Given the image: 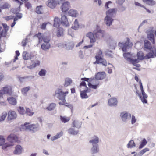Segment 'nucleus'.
Instances as JSON below:
<instances>
[{"instance_id": "nucleus-1", "label": "nucleus", "mask_w": 156, "mask_h": 156, "mask_svg": "<svg viewBox=\"0 0 156 156\" xmlns=\"http://www.w3.org/2000/svg\"><path fill=\"white\" fill-rule=\"evenodd\" d=\"M105 34V31L99 29L94 31L93 33L91 32L87 33L86 36L90 39V43H93L96 41V38L97 39H101L104 37Z\"/></svg>"}, {"instance_id": "nucleus-2", "label": "nucleus", "mask_w": 156, "mask_h": 156, "mask_svg": "<svg viewBox=\"0 0 156 156\" xmlns=\"http://www.w3.org/2000/svg\"><path fill=\"white\" fill-rule=\"evenodd\" d=\"M22 129L25 130H29L33 132H35L39 130V125L38 124L29 125V123L26 122L22 125L21 129L22 130Z\"/></svg>"}, {"instance_id": "nucleus-3", "label": "nucleus", "mask_w": 156, "mask_h": 156, "mask_svg": "<svg viewBox=\"0 0 156 156\" xmlns=\"http://www.w3.org/2000/svg\"><path fill=\"white\" fill-rule=\"evenodd\" d=\"M68 91L63 92L62 89L58 88L55 90L54 96L59 100L62 101L63 102L66 101L65 97Z\"/></svg>"}, {"instance_id": "nucleus-4", "label": "nucleus", "mask_w": 156, "mask_h": 156, "mask_svg": "<svg viewBox=\"0 0 156 156\" xmlns=\"http://www.w3.org/2000/svg\"><path fill=\"white\" fill-rule=\"evenodd\" d=\"M118 45L122 48L123 52H126V51L127 48L128 47L129 48L132 47L133 44L130 42V39L129 38H127V41L125 43L119 42Z\"/></svg>"}, {"instance_id": "nucleus-5", "label": "nucleus", "mask_w": 156, "mask_h": 156, "mask_svg": "<svg viewBox=\"0 0 156 156\" xmlns=\"http://www.w3.org/2000/svg\"><path fill=\"white\" fill-rule=\"evenodd\" d=\"M120 116L123 122L127 123L130 120L131 114L126 111H123L120 113Z\"/></svg>"}, {"instance_id": "nucleus-6", "label": "nucleus", "mask_w": 156, "mask_h": 156, "mask_svg": "<svg viewBox=\"0 0 156 156\" xmlns=\"http://www.w3.org/2000/svg\"><path fill=\"white\" fill-rule=\"evenodd\" d=\"M96 59L95 62H94V64H101L105 66H106L107 65V62L105 59L101 57H99L98 56H95V57Z\"/></svg>"}, {"instance_id": "nucleus-7", "label": "nucleus", "mask_w": 156, "mask_h": 156, "mask_svg": "<svg viewBox=\"0 0 156 156\" xmlns=\"http://www.w3.org/2000/svg\"><path fill=\"white\" fill-rule=\"evenodd\" d=\"M117 9L116 8L110 9L106 12V16L112 17L114 16L116 14Z\"/></svg>"}, {"instance_id": "nucleus-8", "label": "nucleus", "mask_w": 156, "mask_h": 156, "mask_svg": "<svg viewBox=\"0 0 156 156\" xmlns=\"http://www.w3.org/2000/svg\"><path fill=\"white\" fill-rule=\"evenodd\" d=\"M2 25L4 29L0 33V39L2 37H5L7 35V33L9 30V27L8 26L6 23H2Z\"/></svg>"}, {"instance_id": "nucleus-9", "label": "nucleus", "mask_w": 156, "mask_h": 156, "mask_svg": "<svg viewBox=\"0 0 156 156\" xmlns=\"http://www.w3.org/2000/svg\"><path fill=\"white\" fill-rule=\"evenodd\" d=\"M150 50L151 51V52H149L145 56V59H147L151 58H153L154 57V56L156 57V48H153L152 49Z\"/></svg>"}, {"instance_id": "nucleus-10", "label": "nucleus", "mask_w": 156, "mask_h": 156, "mask_svg": "<svg viewBox=\"0 0 156 156\" xmlns=\"http://www.w3.org/2000/svg\"><path fill=\"white\" fill-rule=\"evenodd\" d=\"M1 90L3 91V94H7L11 95L12 93V87L10 86H6L2 88Z\"/></svg>"}, {"instance_id": "nucleus-11", "label": "nucleus", "mask_w": 156, "mask_h": 156, "mask_svg": "<svg viewBox=\"0 0 156 156\" xmlns=\"http://www.w3.org/2000/svg\"><path fill=\"white\" fill-rule=\"evenodd\" d=\"M70 7V3L69 2H66L62 4L61 7V10L63 12H66L68 11Z\"/></svg>"}, {"instance_id": "nucleus-12", "label": "nucleus", "mask_w": 156, "mask_h": 156, "mask_svg": "<svg viewBox=\"0 0 156 156\" xmlns=\"http://www.w3.org/2000/svg\"><path fill=\"white\" fill-rule=\"evenodd\" d=\"M7 140L10 143V144H13V143L16 142L18 140V138L16 135L11 134L8 136Z\"/></svg>"}, {"instance_id": "nucleus-13", "label": "nucleus", "mask_w": 156, "mask_h": 156, "mask_svg": "<svg viewBox=\"0 0 156 156\" xmlns=\"http://www.w3.org/2000/svg\"><path fill=\"white\" fill-rule=\"evenodd\" d=\"M106 76L105 72H98L95 75V78L97 80H102L104 79Z\"/></svg>"}, {"instance_id": "nucleus-14", "label": "nucleus", "mask_w": 156, "mask_h": 156, "mask_svg": "<svg viewBox=\"0 0 156 156\" xmlns=\"http://www.w3.org/2000/svg\"><path fill=\"white\" fill-rule=\"evenodd\" d=\"M61 24L65 27H67L69 25L67 18L66 16L63 14H61Z\"/></svg>"}, {"instance_id": "nucleus-15", "label": "nucleus", "mask_w": 156, "mask_h": 156, "mask_svg": "<svg viewBox=\"0 0 156 156\" xmlns=\"http://www.w3.org/2000/svg\"><path fill=\"white\" fill-rule=\"evenodd\" d=\"M55 0H48L47 2V5L51 9L55 8L57 5Z\"/></svg>"}, {"instance_id": "nucleus-16", "label": "nucleus", "mask_w": 156, "mask_h": 156, "mask_svg": "<svg viewBox=\"0 0 156 156\" xmlns=\"http://www.w3.org/2000/svg\"><path fill=\"white\" fill-rule=\"evenodd\" d=\"M17 117V115L14 111H9L8 113V120H12L16 119Z\"/></svg>"}, {"instance_id": "nucleus-17", "label": "nucleus", "mask_w": 156, "mask_h": 156, "mask_svg": "<svg viewBox=\"0 0 156 156\" xmlns=\"http://www.w3.org/2000/svg\"><path fill=\"white\" fill-rule=\"evenodd\" d=\"M108 103L109 105L110 106H116L117 105L118 101L116 98H112L108 100Z\"/></svg>"}, {"instance_id": "nucleus-18", "label": "nucleus", "mask_w": 156, "mask_h": 156, "mask_svg": "<svg viewBox=\"0 0 156 156\" xmlns=\"http://www.w3.org/2000/svg\"><path fill=\"white\" fill-rule=\"evenodd\" d=\"M104 22L107 26L109 27L112 25L114 20L110 17L106 16L104 18Z\"/></svg>"}, {"instance_id": "nucleus-19", "label": "nucleus", "mask_w": 156, "mask_h": 156, "mask_svg": "<svg viewBox=\"0 0 156 156\" xmlns=\"http://www.w3.org/2000/svg\"><path fill=\"white\" fill-rule=\"evenodd\" d=\"M99 142V138L98 137L96 136H94L92 137L91 139L89 142L92 144V145H98Z\"/></svg>"}, {"instance_id": "nucleus-20", "label": "nucleus", "mask_w": 156, "mask_h": 156, "mask_svg": "<svg viewBox=\"0 0 156 156\" xmlns=\"http://www.w3.org/2000/svg\"><path fill=\"white\" fill-rule=\"evenodd\" d=\"M99 151L98 145H92V147L90 149V151L92 154L97 153Z\"/></svg>"}, {"instance_id": "nucleus-21", "label": "nucleus", "mask_w": 156, "mask_h": 156, "mask_svg": "<svg viewBox=\"0 0 156 156\" xmlns=\"http://www.w3.org/2000/svg\"><path fill=\"white\" fill-rule=\"evenodd\" d=\"M144 50L146 51L147 49L151 50L153 48L151 43L147 40H145L144 41Z\"/></svg>"}, {"instance_id": "nucleus-22", "label": "nucleus", "mask_w": 156, "mask_h": 156, "mask_svg": "<svg viewBox=\"0 0 156 156\" xmlns=\"http://www.w3.org/2000/svg\"><path fill=\"white\" fill-rule=\"evenodd\" d=\"M22 148L20 145H18L15 147V149L13 152L15 154H20L22 153Z\"/></svg>"}, {"instance_id": "nucleus-23", "label": "nucleus", "mask_w": 156, "mask_h": 156, "mask_svg": "<svg viewBox=\"0 0 156 156\" xmlns=\"http://www.w3.org/2000/svg\"><path fill=\"white\" fill-rule=\"evenodd\" d=\"M82 123L77 120L73 121L72 123L73 126L78 129H79L81 127Z\"/></svg>"}, {"instance_id": "nucleus-24", "label": "nucleus", "mask_w": 156, "mask_h": 156, "mask_svg": "<svg viewBox=\"0 0 156 156\" xmlns=\"http://www.w3.org/2000/svg\"><path fill=\"white\" fill-rule=\"evenodd\" d=\"M143 2L150 6H153L156 4V2L153 0H142Z\"/></svg>"}, {"instance_id": "nucleus-25", "label": "nucleus", "mask_w": 156, "mask_h": 156, "mask_svg": "<svg viewBox=\"0 0 156 156\" xmlns=\"http://www.w3.org/2000/svg\"><path fill=\"white\" fill-rule=\"evenodd\" d=\"M68 133L70 134L75 135H77L79 132L78 130H76L73 128H71L68 129Z\"/></svg>"}, {"instance_id": "nucleus-26", "label": "nucleus", "mask_w": 156, "mask_h": 156, "mask_svg": "<svg viewBox=\"0 0 156 156\" xmlns=\"http://www.w3.org/2000/svg\"><path fill=\"white\" fill-rule=\"evenodd\" d=\"M88 89H86L85 90L82 91H80V95L82 98H88V96L87 94V93L88 92Z\"/></svg>"}, {"instance_id": "nucleus-27", "label": "nucleus", "mask_w": 156, "mask_h": 156, "mask_svg": "<svg viewBox=\"0 0 156 156\" xmlns=\"http://www.w3.org/2000/svg\"><path fill=\"white\" fill-rule=\"evenodd\" d=\"M9 103L12 105H15L17 103V101L16 99L13 97H10L7 99Z\"/></svg>"}, {"instance_id": "nucleus-28", "label": "nucleus", "mask_w": 156, "mask_h": 156, "mask_svg": "<svg viewBox=\"0 0 156 156\" xmlns=\"http://www.w3.org/2000/svg\"><path fill=\"white\" fill-rule=\"evenodd\" d=\"M61 21L58 17H55L54 18V26L55 27H58L60 26Z\"/></svg>"}, {"instance_id": "nucleus-29", "label": "nucleus", "mask_w": 156, "mask_h": 156, "mask_svg": "<svg viewBox=\"0 0 156 156\" xmlns=\"http://www.w3.org/2000/svg\"><path fill=\"white\" fill-rule=\"evenodd\" d=\"M51 45L50 43H43L41 46V48L43 50L46 51L50 48Z\"/></svg>"}, {"instance_id": "nucleus-30", "label": "nucleus", "mask_w": 156, "mask_h": 156, "mask_svg": "<svg viewBox=\"0 0 156 156\" xmlns=\"http://www.w3.org/2000/svg\"><path fill=\"white\" fill-rule=\"evenodd\" d=\"M23 57L24 59L25 60L30 59H31V56L29 53L26 51H24L23 53Z\"/></svg>"}, {"instance_id": "nucleus-31", "label": "nucleus", "mask_w": 156, "mask_h": 156, "mask_svg": "<svg viewBox=\"0 0 156 156\" xmlns=\"http://www.w3.org/2000/svg\"><path fill=\"white\" fill-rule=\"evenodd\" d=\"M68 14L71 16L76 17L77 16L78 13L76 10L72 9L68 12Z\"/></svg>"}, {"instance_id": "nucleus-32", "label": "nucleus", "mask_w": 156, "mask_h": 156, "mask_svg": "<svg viewBox=\"0 0 156 156\" xmlns=\"http://www.w3.org/2000/svg\"><path fill=\"white\" fill-rule=\"evenodd\" d=\"M72 82V79L69 78H66L65 79L64 86L66 87L69 85Z\"/></svg>"}, {"instance_id": "nucleus-33", "label": "nucleus", "mask_w": 156, "mask_h": 156, "mask_svg": "<svg viewBox=\"0 0 156 156\" xmlns=\"http://www.w3.org/2000/svg\"><path fill=\"white\" fill-rule=\"evenodd\" d=\"M137 56L138 59L142 60L144 59V54L142 51H139L137 54Z\"/></svg>"}, {"instance_id": "nucleus-34", "label": "nucleus", "mask_w": 156, "mask_h": 156, "mask_svg": "<svg viewBox=\"0 0 156 156\" xmlns=\"http://www.w3.org/2000/svg\"><path fill=\"white\" fill-rule=\"evenodd\" d=\"M79 28V25L78 21L77 19H76L74 22V24L72 27L71 28L75 30H77Z\"/></svg>"}, {"instance_id": "nucleus-35", "label": "nucleus", "mask_w": 156, "mask_h": 156, "mask_svg": "<svg viewBox=\"0 0 156 156\" xmlns=\"http://www.w3.org/2000/svg\"><path fill=\"white\" fill-rule=\"evenodd\" d=\"M56 107V104L54 103L50 104L49 106L46 108V109L48 111L53 110Z\"/></svg>"}, {"instance_id": "nucleus-36", "label": "nucleus", "mask_w": 156, "mask_h": 156, "mask_svg": "<svg viewBox=\"0 0 156 156\" xmlns=\"http://www.w3.org/2000/svg\"><path fill=\"white\" fill-rule=\"evenodd\" d=\"M63 29L61 28H59L57 33V36L58 37H59L63 35Z\"/></svg>"}, {"instance_id": "nucleus-37", "label": "nucleus", "mask_w": 156, "mask_h": 156, "mask_svg": "<svg viewBox=\"0 0 156 156\" xmlns=\"http://www.w3.org/2000/svg\"><path fill=\"white\" fill-rule=\"evenodd\" d=\"M136 146V144L133 140H130L127 144V147L128 148H132L133 147Z\"/></svg>"}, {"instance_id": "nucleus-38", "label": "nucleus", "mask_w": 156, "mask_h": 156, "mask_svg": "<svg viewBox=\"0 0 156 156\" xmlns=\"http://www.w3.org/2000/svg\"><path fill=\"white\" fill-rule=\"evenodd\" d=\"M147 144V141L145 138H144L141 141V143L140 145L139 148L141 149L143 148Z\"/></svg>"}, {"instance_id": "nucleus-39", "label": "nucleus", "mask_w": 156, "mask_h": 156, "mask_svg": "<svg viewBox=\"0 0 156 156\" xmlns=\"http://www.w3.org/2000/svg\"><path fill=\"white\" fill-rule=\"evenodd\" d=\"M127 59L128 61L133 64L135 63H137L139 62L138 59H133L131 58H128Z\"/></svg>"}, {"instance_id": "nucleus-40", "label": "nucleus", "mask_w": 156, "mask_h": 156, "mask_svg": "<svg viewBox=\"0 0 156 156\" xmlns=\"http://www.w3.org/2000/svg\"><path fill=\"white\" fill-rule=\"evenodd\" d=\"M30 89L29 86L25 87L21 90V92L23 94L25 95L27 94V92Z\"/></svg>"}, {"instance_id": "nucleus-41", "label": "nucleus", "mask_w": 156, "mask_h": 156, "mask_svg": "<svg viewBox=\"0 0 156 156\" xmlns=\"http://www.w3.org/2000/svg\"><path fill=\"white\" fill-rule=\"evenodd\" d=\"M60 120L62 122L64 123L67 122L70 120V118L69 117H66L65 116L63 117L62 116H60Z\"/></svg>"}, {"instance_id": "nucleus-42", "label": "nucleus", "mask_w": 156, "mask_h": 156, "mask_svg": "<svg viewBox=\"0 0 156 156\" xmlns=\"http://www.w3.org/2000/svg\"><path fill=\"white\" fill-rule=\"evenodd\" d=\"M7 115V113L5 112H3L1 115L0 116V122L4 121Z\"/></svg>"}, {"instance_id": "nucleus-43", "label": "nucleus", "mask_w": 156, "mask_h": 156, "mask_svg": "<svg viewBox=\"0 0 156 156\" xmlns=\"http://www.w3.org/2000/svg\"><path fill=\"white\" fill-rule=\"evenodd\" d=\"M138 96L140 98V99L141 100L142 102L144 104H147V100L146 98L142 97L140 94H138Z\"/></svg>"}, {"instance_id": "nucleus-44", "label": "nucleus", "mask_w": 156, "mask_h": 156, "mask_svg": "<svg viewBox=\"0 0 156 156\" xmlns=\"http://www.w3.org/2000/svg\"><path fill=\"white\" fill-rule=\"evenodd\" d=\"M42 6H37L36 9V12L38 14H41L42 12Z\"/></svg>"}, {"instance_id": "nucleus-45", "label": "nucleus", "mask_w": 156, "mask_h": 156, "mask_svg": "<svg viewBox=\"0 0 156 156\" xmlns=\"http://www.w3.org/2000/svg\"><path fill=\"white\" fill-rule=\"evenodd\" d=\"M17 110L20 114L23 115L25 113V110L23 107H19L17 109Z\"/></svg>"}, {"instance_id": "nucleus-46", "label": "nucleus", "mask_w": 156, "mask_h": 156, "mask_svg": "<svg viewBox=\"0 0 156 156\" xmlns=\"http://www.w3.org/2000/svg\"><path fill=\"white\" fill-rule=\"evenodd\" d=\"M34 77V76H24L25 81H31L33 79Z\"/></svg>"}, {"instance_id": "nucleus-47", "label": "nucleus", "mask_w": 156, "mask_h": 156, "mask_svg": "<svg viewBox=\"0 0 156 156\" xmlns=\"http://www.w3.org/2000/svg\"><path fill=\"white\" fill-rule=\"evenodd\" d=\"M131 55L129 52L124 53L123 54V56L124 58L128 61V58H131Z\"/></svg>"}, {"instance_id": "nucleus-48", "label": "nucleus", "mask_w": 156, "mask_h": 156, "mask_svg": "<svg viewBox=\"0 0 156 156\" xmlns=\"http://www.w3.org/2000/svg\"><path fill=\"white\" fill-rule=\"evenodd\" d=\"M25 113L28 115L31 116L34 114V112H32L31 110L28 108H26Z\"/></svg>"}, {"instance_id": "nucleus-49", "label": "nucleus", "mask_w": 156, "mask_h": 156, "mask_svg": "<svg viewBox=\"0 0 156 156\" xmlns=\"http://www.w3.org/2000/svg\"><path fill=\"white\" fill-rule=\"evenodd\" d=\"M46 71L44 69H41L39 72L38 74L41 76H45L46 75Z\"/></svg>"}, {"instance_id": "nucleus-50", "label": "nucleus", "mask_w": 156, "mask_h": 156, "mask_svg": "<svg viewBox=\"0 0 156 156\" xmlns=\"http://www.w3.org/2000/svg\"><path fill=\"white\" fill-rule=\"evenodd\" d=\"M149 151V149L148 148H146L142 150L139 152V154L140 156H142L146 152Z\"/></svg>"}, {"instance_id": "nucleus-51", "label": "nucleus", "mask_w": 156, "mask_h": 156, "mask_svg": "<svg viewBox=\"0 0 156 156\" xmlns=\"http://www.w3.org/2000/svg\"><path fill=\"white\" fill-rule=\"evenodd\" d=\"M13 145V144H7V143H6L5 144H4V143L2 145V148L3 149H5L7 147Z\"/></svg>"}, {"instance_id": "nucleus-52", "label": "nucleus", "mask_w": 156, "mask_h": 156, "mask_svg": "<svg viewBox=\"0 0 156 156\" xmlns=\"http://www.w3.org/2000/svg\"><path fill=\"white\" fill-rule=\"evenodd\" d=\"M112 52L111 50H107L105 52V55L112 58H113V56L112 54Z\"/></svg>"}, {"instance_id": "nucleus-53", "label": "nucleus", "mask_w": 156, "mask_h": 156, "mask_svg": "<svg viewBox=\"0 0 156 156\" xmlns=\"http://www.w3.org/2000/svg\"><path fill=\"white\" fill-rule=\"evenodd\" d=\"M5 140L2 136H0V146L2 145L5 142Z\"/></svg>"}, {"instance_id": "nucleus-54", "label": "nucleus", "mask_w": 156, "mask_h": 156, "mask_svg": "<svg viewBox=\"0 0 156 156\" xmlns=\"http://www.w3.org/2000/svg\"><path fill=\"white\" fill-rule=\"evenodd\" d=\"M28 42L27 37H26L24 39H23L22 42V45L23 46H25L27 45Z\"/></svg>"}, {"instance_id": "nucleus-55", "label": "nucleus", "mask_w": 156, "mask_h": 156, "mask_svg": "<svg viewBox=\"0 0 156 156\" xmlns=\"http://www.w3.org/2000/svg\"><path fill=\"white\" fill-rule=\"evenodd\" d=\"M131 123L133 125L136 122V119L135 116L133 115H131Z\"/></svg>"}, {"instance_id": "nucleus-56", "label": "nucleus", "mask_w": 156, "mask_h": 156, "mask_svg": "<svg viewBox=\"0 0 156 156\" xmlns=\"http://www.w3.org/2000/svg\"><path fill=\"white\" fill-rule=\"evenodd\" d=\"M10 5L7 3L4 4L1 7V8L2 9H5L6 8H9L10 7Z\"/></svg>"}, {"instance_id": "nucleus-57", "label": "nucleus", "mask_w": 156, "mask_h": 156, "mask_svg": "<svg viewBox=\"0 0 156 156\" xmlns=\"http://www.w3.org/2000/svg\"><path fill=\"white\" fill-rule=\"evenodd\" d=\"M43 39L44 43H49L50 40V38L48 37H44L43 38Z\"/></svg>"}, {"instance_id": "nucleus-58", "label": "nucleus", "mask_w": 156, "mask_h": 156, "mask_svg": "<svg viewBox=\"0 0 156 156\" xmlns=\"http://www.w3.org/2000/svg\"><path fill=\"white\" fill-rule=\"evenodd\" d=\"M25 6L27 9H29L31 8L32 5L29 2H27L25 3Z\"/></svg>"}, {"instance_id": "nucleus-59", "label": "nucleus", "mask_w": 156, "mask_h": 156, "mask_svg": "<svg viewBox=\"0 0 156 156\" xmlns=\"http://www.w3.org/2000/svg\"><path fill=\"white\" fill-rule=\"evenodd\" d=\"M134 5L136 6L141 7L143 8H144V6L137 2H135Z\"/></svg>"}, {"instance_id": "nucleus-60", "label": "nucleus", "mask_w": 156, "mask_h": 156, "mask_svg": "<svg viewBox=\"0 0 156 156\" xmlns=\"http://www.w3.org/2000/svg\"><path fill=\"white\" fill-rule=\"evenodd\" d=\"M125 0H116L115 2L120 5H122L124 2Z\"/></svg>"}, {"instance_id": "nucleus-61", "label": "nucleus", "mask_w": 156, "mask_h": 156, "mask_svg": "<svg viewBox=\"0 0 156 156\" xmlns=\"http://www.w3.org/2000/svg\"><path fill=\"white\" fill-rule=\"evenodd\" d=\"M119 12H122L125 10L126 8L123 6H121L119 7Z\"/></svg>"}, {"instance_id": "nucleus-62", "label": "nucleus", "mask_w": 156, "mask_h": 156, "mask_svg": "<svg viewBox=\"0 0 156 156\" xmlns=\"http://www.w3.org/2000/svg\"><path fill=\"white\" fill-rule=\"evenodd\" d=\"M63 134V133L62 132L57 133V134L55 136V137L57 138V139L60 138Z\"/></svg>"}, {"instance_id": "nucleus-63", "label": "nucleus", "mask_w": 156, "mask_h": 156, "mask_svg": "<svg viewBox=\"0 0 156 156\" xmlns=\"http://www.w3.org/2000/svg\"><path fill=\"white\" fill-rule=\"evenodd\" d=\"M17 79L19 80V81L21 83H22L24 81H25V79L24 78V77H21L18 76L17 77Z\"/></svg>"}, {"instance_id": "nucleus-64", "label": "nucleus", "mask_w": 156, "mask_h": 156, "mask_svg": "<svg viewBox=\"0 0 156 156\" xmlns=\"http://www.w3.org/2000/svg\"><path fill=\"white\" fill-rule=\"evenodd\" d=\"M79 57L81 58H83L84 57V56L83 55V52L81 50H80L79 52Z\"/></svg>"}]
</instances>
